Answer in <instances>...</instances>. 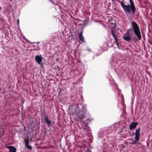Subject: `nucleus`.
<instances>
[{"label": "nucleus", "mask_w": 152, "mask_h": 152, "mask_svg": "<svg viewBox=\"0 0 152 152\" xmlns=\"http://www.w3.org/2000/svg\"><path fill=\"white\" fill-rule=\"evenodd\" d=\"M131 28H129L127 31V33L129 35H130L129 34V31L132 29L136 37L134 38V39L135 42L137 41L138 40H141L142 39V36L140 28L139 25L134 21H132L131 22Z\"/></svg>", "instance_id": "obj_1"}, {"label": "nucleus", "mask_w": 152, "mask_h": 152, "mask_svg": "<svg viewBox=\"0 0 152 152\" xmlns=\"http://www.w3.org/2000/svg\"><path fill=\"white\" fill-rule=\"evenodd\" d=\"M115 41V42L116 44L118 43V38H116L114 39Z\"/></svg>", "instance_id": "obj_14"}, {"label": "nucleus", "mask_w": 152, "mask_h": 152, "mask_svg": "<svg viewBox=\"0 0 152 152\" xmlns=\"http://www.w3.org/2000/svg\"><path fill=\"white\" fill-rule=\"evenodd\" d=\"M35 58L36 62L38 64H40L42 61V57L41 56L37 55L35 56Z\"/></svg>", "instance_id": "obj_7"}, {"label": "nucleus", "mask_w": 152, "mask_h": 152, "mask_svg": "<svg viewBox=\"0 0 152 152\" xmlns=\"http://www.w3.org/2000/svg\"><path fill=\"white\" fill-rule=\"evenodd\" d=\"M140 130L141 128L140 127H139L136 130L134 138L135 140L132 139H131L130 140L131 142H129L130 144H135L136 143V142L139 140Z\"/></svg>", "instance_id": "obj_4"}, {"label": "nucleus", "mask_w": 152, "mask_h": 152, "mask_svg": "<svg viewBox=\"0 0 152 152\" xmlns=\"http://www.w3.org/2000/svg\"><path fill=\"white\" fill-rule=\"evenodd\" d=\"M60 92H61V90H60V91L58 93V95H59L60 94Z\"/></svg>", "instance_id": "obj_20"}, {"label": "nucleus", "mask_w": 152, "mask_h": 152, "mask_svg": "<svg viewBox=\"0 0 152 152\" xmlns=\"http://www.w3.org/2000/svg\"><path fill=\"white\" fill-rule=\"evenodd\" d=\"M88 151V152H90V151L89 150H87L86 151Z\"/></svg>", "instance_id": "obj_22"}, {"label": "nucleus", "mask_w": 152, "mask_h": 152, "mask_svg": "<svg viewBox=\"0 0 152 152\" xmlns=\"http://www.w3.org/2000/svg\"><path fill=\"white\" fill-rule=\"evenodd\" d=\"M138 124L136 122H134L132 123L129 126V129L131 131H132L133 129H134L136 127L137 125H138Z\"/></svg>", "instance_id": "obj_5"}, {"label": "nucleus", "mask_w": 152, "mask_h": 152, "mask_svg": "<svg viewBox=\"0 0 152 152\" xmlns=\"http://www.w3.org/2000/svg\"><path fill=\"white\" fill-rule=\"evenodd\" d=\"M77 0H72V1H74L75 2H77Z\"/></svg>", "instance_id": "obj_18"}, {"label": "nucleus", "mask_w": 152, "mask_h": 152, "mask_svg": "<svg viewBox=\"0 0 152 152\" xmlns=\"http://www.w3.org/2000/svg\"><path fill=\"white\" fill-rule=\"evenodd\" d=\"M41 111H42V110H41Z\"/></svg>", "instance_id": "obj_27"}, {"label": "nucleus", "mask_w": 152, "mask_h": 152, "mask_svg": "<svg viewBox=\"0 0 152 152\" xmlns=\"http://www.w3.org/2000/svg\"><path fill=\"white\" fill-rule=\"evenodd\" d=\"M111 33L114 39L117 38V35L115 34L116 31L114 30H113L112 29L111 30Z\"/></svg>", "instance_id": "obj_12"}, {"label": "nucleus", "mask_w": 152, "mask_h": 152, "mask_svg": "<svg viewBox=\"0 0 152 152\" xmlns=\"http://www.w3.org/2000/svg\"><path fill=\"white\" fill-rule=\"evenodd\" d=\"M55 38H55V37H54V38H53L52 39H55Z\"/></svg>", "instance_id": "obj_23"}, {"label": "nucleus", "mask_w": 152, "mask_h": 152, "mask_svg": "<svg viewBox=\"0 0 152 152\" xmlns=\"http://www.w3.org/2000/svg\"><path fill=\"white\" fill-rule=\"evenodd\" d=\"M10 1H12L13 0H9Z\"/></svg>", "instance_id": "obj_25"}, {"label": "nucleus", "mask_w": 152, "mask_h": 152, "mask_svg": "<svg viewBox=\"0 0 152 152\" xmlns=\"http://www.w3.org/2000/svg\"><path fill=\"white\" fill-rule=\"evenodd\" d=\"M9 149V152H16V149L15 147L12 146H10L8 147Z\"/></svg>", "instance_id": "obj_10"}, {"label": "nucleus", "mask_w": 152, "mask_h": 152, "mask_svg": "<svg viewBox=\"0 0 152 152\" xmlns=\"http://www.w3.org/2000/svg\"><path fill=\"white\" fill-rule=\"evenodd\" d=\"M26 41H27L28 42L30 43V44H34V43H32V42H30L28 41V40H26Z\"/></svg>", "instance_id": "obj_15"}, {"label": "nucleus", "mask_w": 152, "mask_h": 152, "mask_svg": "<svg viewBox=\"0 0 152 152\" xmlns=\"http://www.w3.org/2000/svg\"><path fill=\"white\" fill-rule=\"evenodd\" d=\"M130 5H126L124 4L123 1L119 0L118 2L120 4L121 6L122 7L126 15L127 13H131L133 15L135 14L136 8L132 0H129Z\"/></svg>", "instance_id": "obj_2"}, {"label": "nucleus", "mask_w": 152, "mask_h": 152, "mask_svg": "<svg viewBox=\"0 0 152 152\" xmlns=\"http://www.w3.org/2000/svg\"><path fill=\"white\" fill-rule=\"evenodd\" d=\"M116 45H117V47H118V48H119V44H118V43H116Z\"/></svg>", "instance_id": "obj_16"}, {"label": "nucleus", "mask_w": 152, "mask_h": 152, "mask_svg": "<svg viewBox=\"0 0 152 152\" xmlns=\"http://www.w3.org/2000/svg\"><path fill=\"white\" fill-rule=\"evenodd\" d=\"M123 39L129 42L131 39V38L130 37L127 36V34H125L124 36V37Z\"/></svg>", "instance_id": "obj_11"}, {"label": "nucleus", "mask_w": 152, "mask_h": 152, "mask_svg": "<svg viewBox=\"0 0 152 152\" xmlns=\"http://www.w3.org/2000/svg\"><path fill=\"white\" fill-rule=\"evenodd\" d=\"M77 115L79 118L80 120L86 118L90 116L88 111L86 109V107L83 105L82 106L81 109L77 112Z\"/></svg>", "instance_id": "obj_3"}, {"label": "nucleus", "mask_w": 152, "mask_h": 152, "mask_svg": "<svg viewBox=\"0 0 152 152\" xmlns=\"http://www.w3.org/2000/svg\"><path fill=\"white\" fill-rule=\"evenodd\" d=\"M89 121L90 120V119L89 118H88V119H87V122L88 121Z\"/></svg>", "instance_id": "obj_19"}, {"label": "nucleus", "mask_w": 152, "mask_h": 152, "mask_svg": "<svg viewBox=\"0 0 152 152\" xmlns=\"http://www.w3.org/2000/svg\"><path fill=\"white\" fill-rule=\"evenodd\" d=\"M17 23L18 24L19 23V19H18L17 20Z\"/></svg>", "instance_id": "obj_17"}, {"label": "nucleus", "mask_w": 152, "mask_h": 152, "mask_svg": "<svg viewBox=\"0 0 152 152\" xmlns=\"http://www.w3.org/2000/svg\"><path fill=\"white\" fill-rule=\"evenodd\" d=\"M112 2H114L115 1V0H112Z\"/></svg>", "instance_id": "obj_21"}, {"label": "nucleus", "mask_w": 152, "mask_h": 152, "mask_svg": "<svg viewBox=\"0 0 152 152\" xmlns=\"http://www.w3.org/2000/svg\"><path fill=\"white\" fill-rule=\"evenodd\" d=\"M24 141L25 143V145L27 148L28 149L31 150L32 149V147L31 146L29 145V141L28 140H26V139H24Z\"/></svg>", "instance_id": "obj_9"}, {"label": "nucleus", "mask_w": 152, "mask_h": 152, "mask_svg": "<svg viewBox=\"0 0 152 152\" xmlns=\"http://www.w3.org/2000/svg\"><path fill=\"white\" fill-rule=\"evenodd\" d=\"M44 120L46 122V124L48 125V127H50L51 125V123L48 115H46L45 117Z\"/></svg>", "instance_id": "obj_6"}, {"label": "nucleus", "mask_w": 152, "mask_h": 152, "mask_svg": "<svg viewBox=\"0 0 152 152\" xmlns=\"http://www.w3.org/2000/svg\"><path fill=\"white\" fill-rule=\"evenodd\" d=\"M43 112H45V110H43Z\"/></svg>", "instance_id": "obj_26"}, {"label": "nucleus", "mask_w": 152, "mask_h": 152, "mask_svg": "<svg viewBox=\"0 0 152 152\" xmlns=\"http://www.w3.org/2000/svg\"><path fill=\"white\" fill-rule=\"evenodd\" d=\"M134 132H133V135H134Z\"/></svg>", "instance_id": "obj_24"}, {"label": "nucleus", "mask_w": 152, "mask_h": 152, "mask_svg": "<svg viewBox=\"0 0 152 152\" xmlns=\"http://www.w3.org/2000/svg\"><path fill=\"white\" fill-rule=\"evenodd\" d=\"M75 105L76 106L77 109L79 110L80 107H79V104L77 103L75 104Z\"/></svg>", "instance_id": "obj_13"}, {"label": "nucleus", "mask_w": 152, "mask_h": 152, "mask_svg": "<svg viewBox=\"0 0 152 152\" xmlns=\"http://www.w3.org/2000/svg\"><path fill=\"white\" fill-rule=\"evenodd\" d=\"M83 31H81L79 34L78 38L82 42H85L84 38L83 35Z\"/></svg>", "instance_id": "obj_8"}]
</instances>
